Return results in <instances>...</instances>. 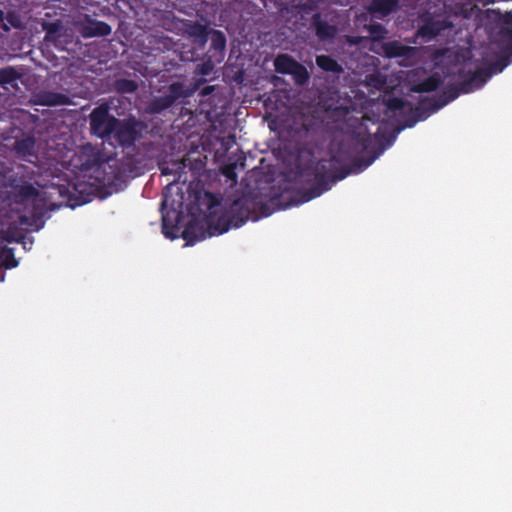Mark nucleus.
Wrapping results in <instances>:
<instances>
[{"mask_svg":"<svg viewBox=\"0 0 512 512\" xmlns=\"http://www.w3.org/2000/svg\"><path fill=\"white\" fill-rule=\"evenodd\" d=\"M274 65L277 72L292 75L297 84H304L309 77L306 68L288 55L277 56Z\"/></svg>","mask_w":512,"mask_h":512,"instance_id":"1","label":"nucleus"},{"mask_svg":"<svg viewBox=\"0 0 512 512\" xmlns=\"http://www.w3.org/2000/svg\"><path fill=\"white\" fill-rule=\"evenodd\" d=\"M90 120L92 131L99 137H104L112 132L117 123V120L108 114V109L104 106L94 109Z\"/></svg>","mask_w":512,"mask_h":512,"instance_id":"2","label":"nucleus"},{"mask_svg":"<svg viewBox=\"0 0 512 512\" xmlns=\"http://www.w3.org/2000/svg\"><path fill=\"white\" fill-rule=\"evenodd\" d=\"M77 26L84 37L105 36L111 33V27L108 24L88 17L79 20Z\"/></svg>","mask_w":512,"mask_h":512,"instance_id":"3","label":"nucleus"},{"mask_svg":"<svg viewBox=\"0 0 512 512\" xmlns=\"http://www.w3.org/2000/svg\"><path fill=\"white\" fill-rule=\"evenodd\" d=\"M34 103L46 106L66 105L69 104V99L63 94L41 92L34 96Z\"/></svg>","mask_w":512,"mask_h":512,"instance_id":"4","label":"nucleus"},{"mask_svg":"<svg viewBox=\"0 0 512 512\" xmlns=\"http://www.w3.org/2000/svg\"><path fill=\"white\" fill-rule=\"evenodd\" d=\"M383 49L388 57L410 56L416 51L415 48L403 46L396 41L384 44Z\"/></svg>","mask_w":512,"mask_h":512,"instance_id":"5","label":"nucleus"},{"mask_svg":"<svg viewBox=\"0 0 512 512\" xmlns=\"http://www.w3.org/2000/svg\"><path fill=\"white\" fill-rule=\"evenodd\" d=\"M317 65L325 71L340 72L342 71L341 66L332 58L321 55L316 58Z\"/></svg>","mask_w":512,"mask_h":512,"instance_id":"6","label":"nucleus"},{"mask_svg":"<svg viewBox=\"0 0 512 512\" xmlns=\"http://www.w3.org/2000/svg\"><path fill=\"white\" fill-rule=\"evenodd\" d=\"M397 0H374L372 10L382 15H387L395 7Z\"/></svg>","mask_w":512,"mask_h":512,"instance_id":"7","label":"nucleus"},{"mask_svg":"<svg viewBox=\"0 0 512 512\" xmlns=\"http://www.w3.org/2000/svg\"><path fill=\"white\" fill-rule=\"evenodd\" d=\"M19 76L14 68L6 67L0 70V83L3 85L16 86Z\"/></svg>","mask_w":512,"mask_h":512,"instance_id":"8","label":"nucleus"},{"mask_svg":"<svg viewBox=\"0 0 512 512\" xmlns=\"http://www.w3.org/2000/svg\"><path fill=\"white\" fill-rule=\"evenodd\" d=\"M24 228L17 225H10L7 231H5L4 238L8 242L18 241L23 236Z\"/></svg>","mask_w":512,"mask_h":512,"instance_id":"9","label":"nucleus"},{"mask_svg":"<svg viewBox=\"0 0 512 512\" xmlns=\"http://www.w3.org/2000/svg\"><path fill=\"white\" fill-rule=\"evenodd\" d=\"M445 27H446L445 25H442V24L440 25L435 22H430L421 28L420 34L422 36L433 37V36L437 35Z\"/></svg>","mask_w":512,"mask_h":512,"instance_id":"10","label":"nucleus"},{"mask_svg":"<svg viewBox=\"0 0 512 512\" xmlns=\"http://www.w3.org/2000/svg\"><path fill=\"white\" fill-rule=\"evenodd\" d=\"M335 33L334 27L328 26L323 23L317 25V35L321 38L331 37Z\"/></svg>","mask_w":512,"mask_h":512,"instance_id":"11","label":"nucleus"},{"mask_svg":"<svg viewBox=\"0 0 512 512\" xmlns=\"http://www.w3.org/2000/svg\"><path fill=\"white\" fill-rule=\"evenodd\" d=\"M211 40L216 49H220V50L224 49L225 39H224V36L220 32H218V31L212 32Z\"/></svg>","mask_w":512,"mask_h":512,"instance_id":"12","label":"nucleus"},{"mask_svg":"<svg viewBox=\"0 0 512 512\" xmlns=\"http://www.w3.org/2000/svg\"><path fill=\"white\" fill-rule=\"evenodd\" d=\"M369 32L374 39H380L384 36L385 30L381 25H370Z\"/></svg>","mask_w":512,"mask_h":512,"instance_id":"13","label":"nucleus"},{"mask_svg":"<svg viewBox=\"0 0 512 512\" xmlns=\"http://www.w3.org/2000/svg\"><path fill=\"white\" fill-rule=\"evenodd\" d=\"M209 234L210 235H213V234H221L223 232H225L227 230V225L225 222H223V224L221 226H212L211 222L209 223Z\"/></svg>","mask_w":512,"mask_h":512,"instance_id":"14","label":"nucleus"},{"mask_svg":"<svg viewBox=\"0 0 512 512\" xmlns=\"http://www.w3.org/2000/svg\"><path fill=\"white\" fill-rule=\"evenodd\" d=\"M368 84L375 87V88H378V89H381L383 87V81L379 78V76L377 75H371L370 78H369V81H368Z\"/></svg>","mask_w":512,"mask_h":512,"instance_id":"15","label":"nucleus"},{"mask_svg":"<svg viewBox=\"0 0 512 512\" xmlns=\"http://www.w3.org/2000/svg\"><path fill=\"white\" fill-rule=\"evenodd\" d=\"M438 83L435 79H430L429 81L423 83L421 85V89L422 91H432L434 90L436 87H437Z\"/></svg>","mask_w":512,"mask_h":512,"instance_id":"16","label":"nucleus"},{"mask_svg":"<svg viewBox=\"0 0 512 512\" xmlns=\"http://www.w3.org/2000/svg\"><path fill=\"white\" fill-rule=\"evenodd\" d=\"M223 174L225 176H227L228 178L234 180L235 179V173H234V168L233 166L229 165V166H226L224 169H223Z\"/></svg>","mask_w":512,"mask_h":512,"instance_id":"17","label":"nucleus"},{"mask_svg":"<svg viewBox=\"0 0 512 512\" xmlns=\"http://www.w3.org/2000/svg\"><path fill=\"white\" fill-rule=\"evenodd\" d=\"M163 232L164 234L169 237V238H173L174 237V234H172L166 227V218H163Z\"/></svg>","mask_w":512,"mask_h":512,"instance_id":"18","label":"nucleus"},{"mask_svg":"<svg viewBox=\"0 0 512 512\" xmlns=\"http://www.w3.org/2000/svg\"><path fill=\"white\" fill-rule=\"evenodd\" d=\"M191 234H192L191 229H190V228H187V229L183 232V237H184L185 239H189V240H190V239H191Z\"/></svg>","mask_w":512,"mask_h":512,"instance_id":"19","label":"nucleus"},{"mask_svg":"<svg viewBox=\"0 0 512 512\" xmlns=\"http://www.w3.org/2000/svg\"><path fill=\"white\" fill-rule=\"evenodd\" d=\"M362 39L361 38H348V41L351 43V44H358Z\"/></svg>","mask_w":512,"mask_h":512,"instance_id":"20","label":"nucleus"},{"mask_svg":"<svg viewBox=\"0 0 512 512\" xmlns=\"http://www.w3.org/2000/svg\"><path fill=\"white\" fill-rule=\"evenodd\" d=\"M176 89H177V85L176 84L171 85L172 92L175 94V96H178L179 94H178Z\"/></svg>","mask_w":512,"mask_h":512,"instance_id":"21","label":"nucleus"},{"mask_svg":"<svg viewBox=\"0 0 512 512\" xmlns=\"http://www.w3.org/2000/svg\"><path fill=\"white\" fill-rule=\"evenodd\" d=\"M134 89H135V85L133 83H130L128 91H133Z\"/></svg>","mask_w":512,"mask_h":512,"instance_id":"22","label":"nucleus"},{"mask_svg":"<svg viewBox=\"0 0 512 512\" xmlns=\"http://www.w3.org/2000/svg\"><path fill=\"white\" fill-rule=\"evenodd\" d=\"M172 101H173V98L167 100V102L164 104V107L169 106L172 103Z\"/></svg>","mask_w":512,"mask_h":512,"instance_id":"23","label":"nucleus"},{"mask_svg":"<svg viewBox=\"0 0 512 512\" xmlns=\"http://www.w3.org/2000/svg\"><path fill=\"white\" fill-rule=\"evenodd\" d=\"M20 219H21V223H20L21 225H23L27 222V219L24 217H21Z\"/></svg>","mask_w":512,"mask_h":512,"instance_id":"24","label":"nucleus"}]
</instances>
